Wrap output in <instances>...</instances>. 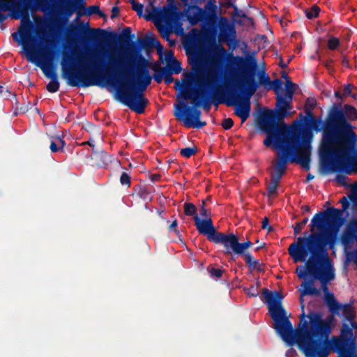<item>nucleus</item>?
Listing matches in <instances>:
<instances>
[{"label":"nucleus","mask_w":357,"mask_h":357,"mask_svg":"<svg viewBox=\"0 0 357 357\" xmlns=\"http://www.w3.org/2000/svg\"><path fill=\"white\" fill-rule=\"evenodd\" d=\"M174 116L182 121L187 128L199 129L206 126V121H200L202 111L199 107L189 106L184 100L180 102V105H176Z\"/></svg>","instance_id":"14"},{"label":"nucleus","mask_w":357,"mask_h":357,"mask_svg":"<svg viewBox=\"0 0 357 357\" xmlns=\"http://www.w3.org/2000/svg\"><path fill=\"white\" fill-rule=\"evenodd\" d=\"M130 3L132 5V10L137 13V15H139V17L142 16L144 9L143 4L138 3L135 1H130Z\"/></svg>","instance_id":"47"},{"label":"nucleus","mask_w":357,"mask_h":357,"mask_svg":"<svg viewBox=\"0 0 357 357\" xmlns=\"http://www.w3.org/2000/svg\"><path fill=\"white\" fill-rule=\"evenodd\" d=\"M65 146L66 142L63 139V138L60 137L59 136L51 137L50 149L52 153L59 151L63 152Z\"/></svg>","instance_id":"25"},{"label":"nucleus","mask_w":357,"mask_h":357,"mask_svg":"<svg viewBox=\"0 0 357 357\" xmlns=\"http://www.w3.org/2000/svg\"><path fill=\"white\" fill-rule=\"evenodd\" d=\"M165 68L167 71L175 74H178L182 70L181 63L176 59L172 61V62L167 64Z\"/></svg>","instance_id":"31"},{"label":"nucleus","mask_w":357,"mask_h":357,"mask_svg":"<svg viewBox=\"0 0 357 357\" xmlns=\"http://www.w3.org/2000/svg\"><path fill=\"white\" fill-rule=\"evenodd\" d=\"M207 271L210 274V276L214 279H218L222 277L224 270L220 268H214L212 266H208Z\"/></svg>","instance_id":"39"},{"label":"nucleus","mask_w":357,"mask_h":357,"mask_svg":"<svg viewBox=\"0 0 357 357\" xmlns=\"http://www.w3.org/2000/svg\"><path fill=\"white\" fill-rule=\"evenodd\" d=\"M137 42L139 43V47L133 56H136V54H138V52L141 53V50L146 47H155L158 52H161L163 50V47L160 41L154 37H146L143 39L138 38Z\"/></svg>","instance_id":"21"},{"label":"nucleus","mask_w":357,"mask_h":357,"mask_svg":"<svg viewBox=\"0 0 357 357\" xmlns=\"http://www.w3.org/2000/svg\"><path fill=\"white\" fill-rule=\"evenodd\" d=\"M312 133L309 130L298 132L292 131L290 134H278L266 147L274 146L279 149L278 160L275 165L287 167L288 162H296L306 171L310 169L311 150L310 145Z\"/></svg>","instance_id":"5"},{"label":"nucleus","mask_w":357,"mask_h":357,"mask_svg":"<svg viewBox=\"0 0 357 357\" xmlns=\"http://www.w3.org/2000/svg\"><path fill=\"white\" fill-rule=\"evenodd\" d=\"M215 79V77L211 75V76L208 77L207 79L204 82H202V83L204 86H206L208 88H211Z\"/></svg>","instance_id":"57"},{"label":"nucleus","mask_w":357,"mask_h":357,"mask_svg":"<svg viewBox=\"0 0 357 357\" xmlns=\"http://www.w3.org/2000/svg\"><path fill=\"white\" fill-rule=\"evenodd\" d=\"M305 122L310 121L312 128L317 132L322 131L319 146L320 167L326 173L346 172L352 160L357 142V135L351 124L346 119L341 109V103L333 104L326 121L312 117L303 116Z\"/></svg>","instance_id":"2"},{"label":"nucleus","mask_w":357,"mask_h":357,"mask_svg":"<svg viewBox=\"0 0 357 357\" xmlns=\"http://www.w3.org/2000/svg\"><path fill=\"white\" fill-rule=\"evenodd\" d=\"M287 167H283L278 165H274L275 172L271 174V178L280 181L283 174H284Z\"/></svg>","instance_id":"33"},{"label":"nucleus","mask_w":357,"mask_h":357,"mask_svg":"<svg viewBox=\"0 0 357 357\" xmlns=\"http://www.w3.org/2000/svg\"><path fill=\"white\" fill-rule=\"evenodd\" d=\"M67 36L73 38H79L82 40L86 39H102L112 43H119L121 45L129 47L128 50L130 52H133V54L127 57L126 59H120L122 63H125L126 60L133 56L139 47L135 45L132 40L135 38V34L132 33L130 27H125L121 35L114 32H107L100 28L98 29H89L84 24L72 25L68 29Z\"/></svg>","instance_id":"11"},{"label":"nucleus","mask_w":357,"mask_h":357,"mask_svg":"<svg viewBox=\"0 0 357 357\" xmlns=\"http://www.w3.org/2000/svg\"><path fill=\"white\" fill-rule=\"evenodd\" d=\"M86 14L87 15H97L98 13H100V9L98 6L93 5L88 6L86 8Z\"/></svg>","instance_id":"50"},{"label":"nucleus","mask_w":357,"mask_h":357,"mask_svg":"<svg viewBox=\"0 0 357 357\" xmlns=\"http://www.w3.org/2000/svg\"><path fill=\"white\" fill-rule=\"evenodd\" d=\"M221 126L225 130H229L234 126V121L231 118L224 119L221 123Z\"/></svg>","instance_id":"51"},{"label":"nucleus","mask_w":357,"mask_h":357,"mask_svg":"<svg viewBox=\"0 0 357 357\" xmlns=\"http://www.w3.org/2000/svg\"><path fill=\"white\" fill-rule=\"evenodd\" d=\"M236 84H233L231 87L225 86V88L218 87L212 92H207V96L210 98L212 105L218 106L223 103L228 107L234 105V97Z\"/></svg>","instance_id":"15"},{"label":"nucleus","mask_w":357,"mask_h":357,"mask_svg":"<svg viewBox=\"0 0 357 357\" xmlns=\"http://www.w3.org/2000/svg\"><path fill=\"white\" fill-rule=\"evenodd\" d=\"M283 298L280 291L262 289L261 299L268 305L273 328L287 346L296 344L305 357H328L331 350L337 354V357H351L357 350L356 337L349 325L343 323L340 335L329 340L330 321L324 320L319 312L310 311L305 315L303 312L299 316V328L294 330L282 306Z\"/></svg>","instance_id":"1"},{"label":"nucleus","mask_w":357,"mask_h":357,"mask_svg":"<svg viewBox=\"0 0 357 357\" xmlns=\"http://www.w3.org/2000/svg\"><path fill=\"white\" fill-rule=\"evenodd\" d=\"M199 215L202 217H203V218H208V211H207V209L205 207V201L204 200H202V203L200 205Z\"/></svg>","instance_id":"54"},{"label":"nucleus","mask_w":357,"mask_h":357,"mask_svg":"<svg viewBox=\"0 0 357 357\" xmlns=\"http://www.w3.org/2000/svg\"><path fill=\"white\" fill-rule=\"evenodd\" d=\"M58 6L54 0H33L22 10L20 26L17 32L12 33L13 39L21 45L27 57L29 54L38 52L36 49V39L33 36L34 25L30 20V13L40 10L45 13L54 14L57 12Z\"/></svg>","instance_id":"10"},{"label":"nucleus","mask_w":357,"mask_h":357,"mask_svg":"<svg viewBox=\"0 0 357 357\" xmlns=\"http://www.w3.org/2000/svg\"><path fill=\"white\" fill-rule=\"evenodd\" d=\"M261 228L264 229H266L268 232L273 231V227L269 225V220L267 217L263 219Z\"/></svg>","instance_id":"55"},{"label":"nucleus","mask_w":357,"mask_h":357,"mask_svg":"<svg viewBox=\"0 0 357 357\" xmlns=\"http://www.w3.org/2000/svg\"><path fill=\"white\" fill-rule=\"evenodd\" d=\"M339 317H343V321H352L355 319L356 314L354 307L351 303H346L344 305L340 304V307L338 310V313H333Z\"/></svg>","instance_id":"23"},{"label":"nucleus","mask_w":357,"mask_h":357,"mask_svg":"<svg viewBox=\"0 0 357 357\" xmlns=\"http://www.w3.org/2000/svg\"><path fill=\"white\" fill-rule=\"evenodd\" d=\"M257 77L258 82L257 81L256 82L258 84V86H259V84H261L267 87L268 85L271 83V79L264 70H262L261 72L259 73Z\"/></svg>","instance_id":"35"},{"label":"nucleus","mask_w":357,"mask_h":357,"mask_svg":"<svg viewBox=\"0 0 357 357\" xmlns=\"http://www.w3.org/2000/svg\"><path fill=\"white\" fill-rule=\"evenodd\" d=\"M136 195L144 201H151L152 197L150 194L151 192L148 189L147 186L137 185L133 188Z\"/></svg>","instance_id":"26"},{"label":"nucleus","mask_w":357,"mask_h":357,"mask_svg":"<svg viewBox=\"0 0 357 357\" xmlns=\"http://www.w3.org/2000/svg\"><path fill=\"white\" fill-rule=\"evenodd\" d=\"M319 11H320L319 7L317 5H313L309 9H306L305 13L306 17L308 19L312 20V19L318 17Z\"/></svg>","instance_id":"37"},{"label":"nucleus","mask_w":357,"mask_h":357,"mask_svg":"<svg viewBox=\"0 0 357 357\" xmlns=\"http://www.w3.org/2000/svg\"><path fill=\"white\" fill-rule=\"evenodd\" d=\"M157 29L160 33L161 34L162 37L167 41H169V37L170 33H172V31L167 26L165 25H157Z\"/></svg>","instance_id":"43"},{"label":"nucleus","mask_w":357,"mask_h":357,"mask_svg":"<svg viewBox=\"0 0 357 357\" xmlns=\"http://www.w3.org/2000/svg\"><path fill=\"white\" fill-rule=\"evenodd\" d=\"M252 245V243L250 241H247L243 243H240L238 241V255H244L247 254L248 252H245V250Z\"/></svg>","instance_id":"41"},{"label":"nucleus","mask_w":357,"mask_h":357,"mask_svg":"<svg viewBox=\"0 0 357 357\" xmlns=\"http://www.w3.org/2000/svg\"><path fill=\"white\" fill-rule=\"evenodd\" d=\"M60 83L59 79L50 80L46 85V89L50 93H56L59 90Z\"/></svg>","instance_id":"40"},{"label":"nucleus","mask_w":357,"mask_h":357,"mask_svg":"<svg viewBox=\"0 0 357 357\" xmlns=\"http://www.w3.org/2000/svg\"><path fill=\"white\" fill-rule=\"evenodd\" d=\"M119 14V8L117 6H113L112 8L111 18L113 19L116 17Z\"/></svg>","instance_id":"63"},{"label":"nucleus","mask_w":357,"mask_h":357,"mask_svg":"<svg viewBox=\"0 0 357 357\" xmlns=\"http://www.w3.org/2000/svg\"><path fill=\"white\" fill-rule=\"evenodd\" d=\"M165 59L167 62V64L172 62V61L175 60L174 56V52L172 50H169L168 52H167L165 54Z\"/></svg>","instance_id":"58"},{"label":"nucleus","mask_w":357,"mask_h":357,"mask_svg":"<svg viewBox=\"0 0 357 357\" xmlns=\"http://www.w3.org/2000/svg\"><path fill=\"white\" fill-rule=\"evenodd\" d=\"M92 57L93 59L90 62V68H88L89 70L77 71L73 68V63H71L73 57L66 54H63L61 61V66L63 76L67 79L68 85L73 87H89L91 86L103 87L107 84L114 86L112 84L108 82V79H121L119 75H116V66H114V64L110 63L111 60H114L120 61L123 65L124 63H122L121 60L110 58L106 70L107 72L112 70L114 73L112 75L109 73L102 75L100 73L103 69V66L101 65L99 57L95 54H93ZM86 67H89V65H86Z\"/></svg>","instance_id":"8"},{"label":"nucleus","mask_w":357,"mask_h":357,"mask_svg":"<svg viewBox=\"0 0 357 357\" xmlns=\"http://www.w3.org/2000/svg\"><path fill=\"white\" fill-rule=\"evenodd\" d=\"M56 53H59V49H57L56 51L52 48L40 49L33 54H29L26 59L40 67L46 77L50 80H55L58 79V75L56 66L53 65L52 61Z\"/></svg>","instance_id":"13"},{"label":"nucleus","mask_w":357,"mask_h":357,"mask_svg":"<svg viewBox=\"0 0 357 357\" xmlns=\"http://www.w3.org/2000/svg\"><path fill=\"white\" fill-rule=\"evenodd\" d=\"M188 81L185 84H181L178 80L175 81L174 87L176 90H180V96L178 98H181L184 100H191L192 105L195 107H202L206 112H209L212 102L210 98L207 96V92L203 89L192 91L191 86L194 80L192 74L186 75Z\"/></svg>","instance_id":"12"},{"label":"nucleus","mask_w":357,"mask_h":357,"mask_svg":"<svg viewBox=\"0 0 357 357\" xmlns=\"http://www.w3.org/2000/svg\"><path fill=\"white\" fill-rule=\"evenodd\" d=\"M94 155L97 158H100V162L97 163V165L99 167H106L110 162L111 156L107 154V152L101 151L100 152L96 151L93 153Z\"/></svg>","instance_id":"28"},{"label":"nucleus","mask_w":357,"mask_h":357,"mask_svg":"<svg viewBox=\"0 0 357 357\" xmlns=\"http://www.w3.org/2000/svg\"><path fill=\"white\" fill-rule=\"evenodd\" d=\"M349 199L352 202V203L354 204V207L357 208V195H350Z\"/></svg>","instance_id":"64"},{"label":"nucleus","mask_w":357,"mask_h":357,"mask_svg":"<svg viewBox=\"0 0 357 357\" xmlns=\"http://www.w3.org/2000/svg\"><path fill=\"white\" fill-rule=\"evenodd\" d=\"M172 74L173 73L165 70L164 75V81L165 84H169L174 82V77H172Z\"/></svg>","instance_id":"53"},{"label":"nucleus","mask_w":357,"mask_h":357,"mask_svg":"<svg viewBox=\"0 0 357 357\" xmlns=\"http://www.w3.org/2000/svg\"><path fill=\"white\" fill-rule=\"evenodd\" d=\"M317 105L316 100L313 98H307L305 104V113L307 116L312 117V110L314 109Z\"/></svg>","instance_id":"36"},{"label":"nucleus","mask_w":357,"mask_h":357,"mask_svg":"<svg viewBox=\"0 0 357 357\" xmlns=\"http://www.w3.org/2000/svg\"><path fill=\"white\" fill-rule=\"evenodd\" d=\"M305 259V265L297 266L296 273L299 279H305L308 275L312 279L304 281L301 287L305 289L301 291V303L302 312H304V299L306 295L319 296L321 291L314 287V280L321 283V289L324 294L329 293L328 283L335 277V270L331 264L328 253L309 254Z\"/></svg>","instance_id":"7"},{"label":"nucleus","mask_w":357,"mask_h":357,"mask_svg":"<svg viewBox=\"0 0 357 357\" xmlns=\"http://www.w3.org/2000/svg\"><path fill=\"white\" fill-rule=\"evenodd\" d=\"M59 1L65 3L63 7L60 8V11L63 10L67 16H70L77 8V4L74 0H67L66 1L63 0Z\"/></svg>","instance_id":"29"},{"label":"nucleus","mask_w":357,"mask_h":357,"mask_svg":"<svg viewBox=\"0 0 357 357\" xmlns=\"http://www.w3.org/2000/svg\"><path fill=\"white\" fill-rule=\"evenodd\" d=\"M234 2H235V0L234 1H227L225 3V6H227V8H234V15L236 17V14H240V13H242V10H238V7L234 3Z\"/></svg>","instance_id":"52"},{"label":"nucleus","mask_w":357,"mask_h":357,"mask_svg":"<svg viewBox=\"0 0 357 357\" xmlns=\"http://www.w3.org/2000/svg\"><path fill=\"white\" fill-rule=\"evenodd\" d=\"M151 68L155 73L161 72L163 70V68L160 66V65L158 63H154L151 65Z\"/></svg>","instance_id":"60"},{"label":"nucleus","mask_w":357,"mask_h":357,"mask_svg":"<svg viewBox=\"0 0 357 357\" xmlns=\"http://www.w3.org/2000/svg\"><path fill=\"white\" fill-rule=\"evenodd\" d=\"M110 63L115 64L116 75L121 78L107 80L116 89L118 100L137 114H143L149 104L144 91L151 84L152 79L158 84L162 82L165 68L151 76L149 61L139 52L126 60L123 65L114 60H111Z\"/></svg>","instance_id":"3"},{"label":"nucleus","mask_w":357,"mask_h":357,"mask_svg":"<svg viewBox=\"0 0 357 357\" xmlns=\"http://www.w3.org/2000/svg\"><path fill=\"white\" fill-rule=\"evenodd\" d=\"M340 40L337 38L334 37V36L330 37L328 40V43H327L328 48L330 50H335L337 49V47L340 46Z\"/></svg>","instance_id":"45"},{"label":"nucleus","mask_w":357,"mask_h":357,"mask_svg":"<svg viewBox=\"0 0 357 357\" xmlns=\"http://www.w3.org/2000/svg\"><path fill=\"white\" fill-rule=\"evenodd\" d=\"M213 243L222 244L225 248L223 251L225 255H238V238L233 233L220 232Z\"/></svg>","instance_id":"18"},{"label":"nucleus","mask_w":357,"mask_h":357,"mask_svg":"<svg viewBox=\"0 0 357 357\" xmlns=\"http://www.w3.org/2000/svg\"><path fill=\"white\" fill-rule=\"evenodd\" d=\"M324 301L326 303L329 311L333 313H338V310L340 307V303L335 299L333 293L329 292L325 294Z\"/></svg>","instance_id":"24"},{"label":"nucleus","mask_w":357,"mask_h":357,"mask_svg":"<svg viewBox=\"0 0 357 357\" xmlns=\"http://www.w3.org/2000/svg\"><path fill=\"white\" fill-rule=\"evenodd\" d=\"M357 239V225L350 219L341 235L340 241L344 247H347Z\"/></svg>","instance_id":"20"},{"label":"nucleus","mask_w":357,"mask_h":357,"mask_svg":"<svg viewBox=\"0 0 357 357\" xmlns=\"http://www.w3.org/2000/svg\"><path fill=\"white\" fill-rule=\"evenodd\" d=\"M296 354V351L294 348L291 347L286 351L285 356L286 357H295Z\"/></svg>","instance_id":"61"},{"label":"nucleus","mask_w":357,"mask_h":357,"mask_svg":"<svg viewBox=\"0 0 357 357\" xmlns=\"http://www.w3.org/2000/svg\"><path fill=\"white\" fill-rule=\"evenodd\" d=\"M282 81L278 78L271 80V83L266 87L268 89H273L275 93H278L279 90L282 88Z\"/></svg>","instance_id":"42"},{"label":"nucleus","mask_w":357,"mask_h":357,"mask_svg":"<svg viewBox=\"0 0 357 357\" xmlns=\"http://www.w3.org/2000/svg\"><path fill=\"white\" fill-rule=\"evenodd\" d=\"M219 35L220 43H227L229 46L235 47L238 44L236 39V31L234 24L229 22L227 17H220L219 18Z\"/></svg>","instance_id":"16"},{"label":"nucleus","mask_w":357,"mask_h":357,"mask_svg":"<svg viewBox=\"0 0 357 357\" xmlns=\"http://www.w3.org/2000/svg\"><path fill=\"white\" fill-rule=\"evenodd\" d=\"M330 208L317 213L310 223V234L304 232L305 236H299L291 243L289 254L295 263L303 262L309 254L328 253L327 246L332 249L336 243L340 227L337 218Z\"/></svg>","instance_id":"4"},{"label":"nucleus","mask_w":357,"mask_h":357,"mask_svg":"<svg viewBox=\"0 0 357 357\" xmlns=\"http://www.w3.org/2000/svg\"><path fill=\"white\" fill-rule=\"evenodd\" d=\"M197 148L196 147H187L182 149L180 151V154L186 158H190L192 155H195L197 153Z\"/></svg>","instance_id":"44"},{"label":"nucleus","mask_w":357,"mask_h":357,"mask_svg":"<svg viewBox=\"0 0 357 357\" xmlns=\"http://www.w3.org/2000/svg\"><path fill=\"white\" fill-rule=\"evenodd\" d=\"M190 63L192 66L193 70L195 72L199 71L203 67V61L199 56H194L191 58Z\"/></svg>","instance_id":"34"},{"label":"nucleus","mask_w":357,"mask_h":357,"mask_svg":"<svg viewBox=\"0 0 357 357\" xmlns=\"http://www.w3.org/2000/svg\"><path fill=\"white\" fill-rule=\"evenodd\" d=\"M295 90L296 89H287V90L286 91V94L284 97L287 99V100H289L290 102H291Z\"/></svg>","instance_id":"59"},{"label":"nucleus","mask_w":357,"mask_h":357,"mask_svg":"<svg viewBox=\"0 0 357 357\" xmlns=\"http://www.w3.org/2000/svg\"><path fill=\"white\" fill-rule=\"evenodd\" d=\"M168 4L163 6L160 11L161 16L165 19L166 23L169 26H174L176 29L182 30V22L181 19L183 13L178 10L175 0H167Z\"/></svg>","instance_id":"17"},{"label":"nucleus","mask_w":357,"mask_h":357,"mask_svg":"<svg viewBox=\"0 0 357 357\" xmlns=\"http://www.w3.org/2000/svg\"><path fill=\"white\" fill-rule=\"evenodd\" d=\"M308 220L309 218L307 217L300 222H297L295 224V225L294 226V233L295 236L298 235L301 232L304 226L307 223Z\"/></svg>","instance_id":"46"},{"label":"nucleus","mask_w":357,"mask_h":357,"mask_svg":"<svg viewBox=\"0 0 357 357\" xmlns=\"http://www.w3.org/2000/svg\"><path fill=\"white\" fill-rule=\"evenodd\" d=\"M201 220L199 216L194 218L195 225L200 234L206 236L207 239L213 242L220 232L217 231L210 217Z\"/></svg>","instance_id":"19"},{"label":"nucleus","mask_w":357,"mask_h":357,"mask_svg":"<svg viewBox=\"0 0 357 357\" xmlns=\"http://www.w3.org/2000/svg\"><path fill=\"white\" fill-rule=\"evenodd\" d=\"M340 202L342 204V208H336L335 207H331V211L334 213L333 217L337 218L339 221L338 227H341L345 222V218L343 217L344 212L349 209L350 203L347 197H343Z\"/></svg>","instance_id":"22"},{"label":"nucleus","mask_w":357,"mask_h":357,"mask_svg":"<svg viewBox=\"0 0 357 357\" xmlns=\"http://www.w3.org/2000/svg\"><path fill=\"white\" fill-rule=\"evenodd\" d=\"M120 183L122 185L130 187L131 183V178L126 172H123L120 177Z\"/></svg>","instance_id":"48"},{"label":"nucleus","mask_w":357,"mask_h":357,"mask_svg":"<svg viewBox=\"0 0 357 357\" xmlns=\"http://www.w3.org/2000/svg\"><path fill=\"white\" fill-rule=\"evenodd\" d=\"M245 292L248 296L257 297L259 295L257 287L251 285L249 288L244 289Z\"/></svg>","instance_id":"49"},{"label":"nucleus","mask_w":357,"mask_h":357,"mask_svg":"<svg viewBox=\"0 0 357 357\" xmlns=\"http://www.w3.org/2000/svg\"><path fill=\"white\" fill-rule=\"evenodd\" d=\"M184 214L187 216H192L193 218L197 215V208L195 205L190 202H185L183 205Z\"/></svg>","instance_id":"32"},{"label":"nucleus","mask_w":357,"mask_h":357,"mask_svg":"<svg viewBox=\"0 0 357 357\" xmlns=\"http://www.w3.org/2000/svg\"><path fill=\"white\" fill-rule=\"evenodd\" d=\"M245 261L251 269H256L260 272L264 271L261 268L262 264L258 259H255L250 252L245 254Z\"/></svg>","instance_id":"27"},{"label":"nucleus","mask_w":357,"mask_h":357,"mask_svg":"<svg viewBox=\"0 0 357 357\" xmlns=\"http://www.w3.org/2000/svg\"><path fill=\"white\" fill-rule=\"evenodd\" d=\"M345 179H346V176L344 175L337 174L336 176L337 182L342 185H345Z\"/></svg>","instance_id":"62"},{"label":"nucleus","mask_w":357,"mask_h":357,"mask_svg":"<svg viewBox=\"0 0 357 357\" xmlns=\"http://www.w3.org/2000/svg\"><path fill=\"white\" fill-rule=\"evenodd\" d=\"M275 109H263L259 114L256 123L259 130L266 135L264 144L270 145L278 134H290L289 126L283 120L291 114V102L282 96L277 95Z\"/></svg>","instance_id":"9"},{"label":"nucleus","mask_w":357,"mask_h":357,"mask_svg":"<svg viewBox=\"0 0 357 357\" xmlns=\"http://www.w3.org/2000/svg\"><path fill=\"white\" fill-rule=\"evenodd\" d=\"M342 110L344 114V116L347 119H349L351 121H354L357 119V110L356 109L348 104L344 105L343 109L341 107Z\"/></svg>","instance_id":"30"},{"label":"nucleus","mask_w":357,"mask_h":357,"mask_svg":"<svg viewBox=\"0 0 357 357\" xmlns=\"http://www.w3.org/2000/svg\"><path fill=\"white\" fill-rule=\"evenodd\" d=\"M354 88V86L351 84H348L347 85L344 86V93L343 95L345 96H351V91H352V89Z\"/></svg>","instance_id":"56"},{"label":"nucleus","mask_w":357,"mask_h":357,"mask_svg":"<svg viewBox=\"0 0 357 357\" xmlns=\"http://www.w3.org/2000/svg\"><path fill=\"white\" fill-rule=\"evenodd\" d=\"M233 59V63L236 67L237 78L236 87L232 98L235 101L234 114L243 123L250 116V98L258 89V84L255 80L257 63L256 59L252 56L247 57L237 56Z\"/></svg>","instance_id":"6"},{"label":"nucleus","mask_w":357,"mask_h":357,"mask_svg":"<svg viewBox=\"0 0 357 357\" xmlns=\"http://www.w3.org/2000/svg\"><path fill=\"white\" fill-rule=\"evenodd\" d=\"M280 181L271 178L270 183L268 186V195L269 197L278 194L277 188L279 185Z\"/></svg>","instance_id":"38"}]
</instances>
